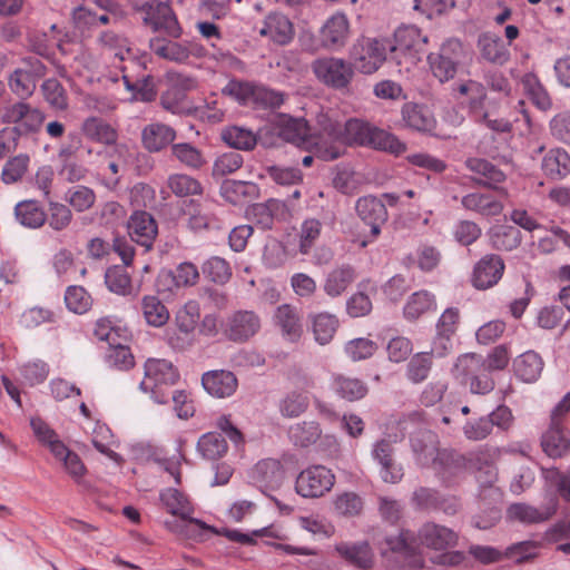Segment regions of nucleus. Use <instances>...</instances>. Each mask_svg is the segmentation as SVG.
<instances>
[{
	"label": "nucleus",
	"mask_w": 570,
	"mask_h": 570,
	"mask_svg": "<svg viewBox=\"0 0 570 570\" xmlns=\"http://www.w3.org/2000/svg\"><path fill=\"white\" fill-rule=\"evenodd\" d=\"M344 142L389 151L396 156L406 150V145L395 135L355 118L345 121Z\"/></svg>",
	"instance_id": "f257e3e1"
},
{
	"label": "nucleus",
	"mask_w": 570,
	"mask_h": 570,
	"mask_svg": "<svg viewBox=\"0 0 570 570\" xmlns=\"http://www.w3.org/2000/svg\"><path fill=\"white\" fill-rule=\"evenodd\" d=\"M277 134L283 140L299 149L309 151L315 148L325 160H334L341 156V149L335 145H331L324 150L320 149L317 137L309 132V126L304 118L283 115L277 124Z\"/></svg>",
	"instance_id": "f03ea898"
},
{
	"label": "nucleus",
	"mask_w": 570,
	"mask_h": 570,
	"mask_svg": "<svg viewBox=\"0 0 570 570\" xmlns=\"http://www.w3.org/2000/svg\"><path fill=\"white\" fill-rule=\"evenodd\" d=\"M160 501L167 511L179 520L166 521V527L178 534L189 537L197 529H210L199 519L191 518L193 508L188 499L177 489L167 488L160 492Z\"/></svg>",
	"instance_id": "7ed1b4c3"
},
{
	"label": "nucleus",
	"mask_w": 570,
	"mask_h": 570,
	"mask_svg": "<svg viewBox=\"0 0 570 570\" xmlns=\"http://www.w3.org/2000/svg\"><path fill=\"white\" fill-rule=\"evenodd\" d=\"M139 10L144 13V24L154 32H163L173 39L181 37V26L169 2L149 0L142 3Z\"/></svg>",
	"instance_id": "20e7f679"
},
{
	"label": "nucleus",
	"mask_w": 570,
	"mask_h": 570,
	"mask_svg": "<svg viewBox=\"0 0 570 570\" xmlns=\"http://www.w3.org/2000/svg\"><path fill=\"white\" fill-rule=\"evenodd\" d=\"M316 79L335 90L346 89L353 80L354 67L350 61L337 57H322L312 62Z\"/></svg>",
	"instance_id": "39448f33"
},
{
	"label": "nucleus",
	"mask_w": 570,
	"mask_h": 570,
	"mask_svg": "<svg viewBox=\"0 0 570 570\" xmlns=\"http://www.w3.org/2000/svg\"><path fill=\"white\" fill-rule=\"evenodd\" d=\"M387 49L390 50L387 39L362 37L352 46L350 57L361 72L370 75L386 60Z\"/></svg>",
	"instance_id": "423d86ee"
},
{
	"label": "nucleus",
	"mask_w": 570,
	"mask_h": 570,
	"mask_svg": "<svg viewBox=\"0 0 570 570\" xmlns=\"http://www.w3.org/2000/svg\"><path fill=\"white\" fill-rule=\"evenodd\" d=\"M45 118L46 116L41 110L33 108L24 101L8 105L1 111L2 122L16 125L11 128L16 129L19 137L38 132L43 125Z\"/></svg>",
	"instance_id": "0eeeda50"
},
{
	"label": "nucleus",
	"mask_w": 570,
	"mask_h": 570,
	"mask_svg": "<svg viewBox=\"0 0 570 570\" xmlns=\"http://www.w3.org/2000/svg\"><path fill=\"white\" fill-rule=\"evenodd\" d=\"M335 483L332 470L324 465H311L298 473L295 491L306 499L321 498L330 492Z\"/></svg>",
	"instance_id": "6e6552de"
},
{
	"label": "nucleus",
	"mask_w": 570,
	"mask_h": 570,
	"mask_svg": "<svg viewBox=\"0 0 570 570\" xmlns=\"http://www.w3.org/2000/svg\"><path fill=\"white\" fill-rule=\"evenodd\" d=\"M354 208L357 217L370 227L368 235L361 242V246L365 247L380 236L382 226L387 222L389 213L385 204L374 195L358 197Z\"/></svg>",
	"instance_id": "1a4fd4ad"
},
{
	"label": "nucleus",
	"mask_w": 570,
	"mask_h": 570,
	"mask_svg": "<svg viewBox=\"0 0 570 570\" xmlns=\"http://www.w3.org/2000/svg\"><path fill=\"white\" fill-rule=\"evenodd\" d=\"M462 58L463 46L458 39H448L442 43L439 53L428 56L432 73L440 82H446L454 78Z\"/></svg>",
	"instance_id": "9d476101"
},
{
	"label": "nucleus",
	"mask_w": 570,
	"mask_h": 570,
	"mask_svg": "<svg viewBox=\"0 0 570 570\" xmlns=\"http://www.w3.org/2000/svg\"><path fill=\"white\" fill-rule=\"evenodd\" d=\"M428 42V36L423 35L416 26H402L394 31V43L390 42V51L401 52L415 63L426 53Z\"/></svg>",
	"instance_id": "9b49d317"
},
{
	"label": "nucleus",
	"mask_w": 570,
	"mask_h": 570,
	"mask_svg": "<svg viewBox=\"0 0 570 570\" xmlns=\"http://www.w3.org/2000/svg\"><path fill=\"white\" fill-rule=\"evenodd\" d=\"M372 459L380 466L379 473L383 482L396 484L404 476L402 464L394 459V448L391 441L386 439L377 440L372 445Z\"/></svg>",
	"instance_id": "f8f14e48"
},
{
	"label": "nucleus",
	"mask_w": 570,
	"mask_h": 570,
	"mask_svg": "<svg viewBox=\"0 0 570 570\" xmlns=\"http://www.w3.org/2000/svg\"><path fill=\"white\" fill-rule=\"evenodd\" d=\"M464 165L474 174L472 180L476 185L493 189L504 197L508 196L507 189L501 186L505 181L507 175L495 165L479 157L466 158Z\"/></svg>",
	"instance_id": "ddd939ff"
},
{
	"label": "nucleus",
	"mask_w": 570,
	"mask_h": 570,
	"mask_svg": "<svg viewBox=\"0 0 570 570\" xmlns=\"http://www.w3.org/2000/svg\"><path fill=\"white\" fill-rule=\"evenodd\" d=\"M417 546L434 551H444L452 549L458 544V533L439 523L426 521L416 532Z\"/></svg>",
	"instance_id": "4468645a"
},
{
	"label": "nucleus",
	"mask_w": 570,
	"mask_h": 570,
	"mask_svg": "<svg viewBox=\"0 0 570 570\" xmlns=\"http://www.w3.org/2000/svg\"><path fill=\"white\" fill-rule=\"evenodd\" d=\"M145 377L140 382V389L145 392H154L160 385H174L179 373L168 358H146L144 364Z\"/></svg>",
	"instance_id": "2eb2a0df"
},
{
	"label": "nucleus",
	"mask_w": 570,
	"mask_h": 570,
	"mask_svg": "<svg viewBox=\"0 0 570 570\" xmlns=\"http://www.w3.org/2000/svg\"><path fill=\"white\" fill-rule=\"evenodd\" d=\"M411 504L417 511H442L449 515L456 513L459 508L455 498L444 495L439 490L428 487H419L413 491Z\"/></svg>",
	"instance_id": "dca6fc26"
},
{
	"label": "nucleus",
	"mask_w": 570,
	"mask_h": 570,
	"mask_svg": "<svg viewBox=\"0 0 570 570\" xmlns=\"http://www.w3.org/2000/svg\"><path fill=\"white\" fill-rule=\"evenodd\" d=\"M259 316L253 311H237L226 321L224 333L233 342L244 343L261 330Z\"/></svg>",
	"instance_id": "f3484780"
},
{
	"label": "nucleus",
	"mask_w": 570,
	"mask_h": 570,
	"mask_svg": "<svg viewBox=\"0 0 570 570\" xmlns=\"http://www.w3.org/2000/svg\"><path fill=\"white\" fill-rule=\"evenodd\" d=\"M504 263L499 255H484L473 268L471 282L478 289H488L493 287L502 278Z\"/></svg>",
	"instance_id": "a211bd4d"
},
{
	"label": "nucleus",
	"mask_w": 570,
	"mask_h": 570,
	"mask_svg": "<svg viewBox=\"0 0 570 570\" xmlns=\"http://www.w3.org/2000/svg\"><path fill=\"white\" fill-rule=\"evenodd\" d=\"M128 234L132 242L150 249L158 234V225L154 216L145 210H136L129 217Z\"/></svg>",
	"instance_id": "6ab92c4d"
},
{
	"label": "nucleus",
	"mask_w": 570,
	"mask_h": 570,
	"mask_svg": "<svg viewBox=\"0 0 570 570\" xmlns=\"http://www.w3.org/2000/svg\"><path fill=\"white\" fill-rule=\"evenodd\" d=\"M431 464L446 487L468 470L465 455L451 449L440 450Z\"/></svg>",
	"instance_id": "aec40b11"
},
{
	"label": "nucleus",
	"mask_w": 570,
	"mask_h": 570,
	"mask_svg": "<svg viewBox=\"0 0 570 570\" xmlns=\"http://www.w3.org/2000/svg\"><path fill=\"white\" fill-rule=\"evenodd\" d=\"M350 35L346 14L337 12L331 16L320 30L321 46L327 50H338L345 46Z\"/></svg>",
	"instance_id": "412c9836"
},
{
	"label": "nucleus",
	"mask_w": 570,
	"mask_h": 570,
	"mask_svg": "<svg viewBox=\"0 0 570 570\" xmlns=\"http://www.w3.org/2000/svg\"><path fill=\"white\" fill-rule=\"evenodd\" d=\"M439 436L429 429H417L410 436L411 450L417 465L429 466L439 453Z\"/></svg>",
	"instance_id": "4be33fe9"
},
{
	"label": "nucleus",
	"mask_w": 570,
	"mask_h": 570,
	"mask_svg": "<svg viewBox=\"0 0 570 570\" xmlns=\"http://www.w3.org/2000/svg\"><path fill=\"white\" fill-rule=\"evenodd\" d=\"M141 145L148 153H160L171 147L177 138V131L169 125L155 121L141 129Z\"/></svg>",
	"instance_id": "5701e85b"
},
{
	"label": "nucleus",
	"mask_w": 570,
	"mask_h": 570,
	"mask_svg": "<svg viewBox=\"0 0 570 570\" xmlns=\"http://www.w3.org/2000/svg\"><path fill=\"white\" fill-rule=\"evenodd\" d=\"M250 478L261 489L276 490L284 481L285 471L281 461L276 459H264L254 465Z\"/></svg>",
	"instance_id": "b1692460"
},
{
	"label": "nucleus",
	"mask_w": 570,
	"mask_h": 570,
	"mask_svg": "<svg viewBox=\"0 0 570 570\" xmlns=\"http://www.w3.org/2000/svg\"><path fill=\"white\" fill-rule=\"evenodd\" d=\"M543 452L552 459L566 456L570 452V430L561 422H552L541 438Z\"/></svg>",
	"instance_id": "393cba45"
},
{
	"label": "nucleus",
	"mask_w": 570,
	"mask_h": 570,
	"mask_svg": "<svg viewBox=\"0 0 570 570\" xmlns=\"http://www.w3.org/2000/svg\"><path fill=\"white\" fill-rule=\"evenodd\" d=\"M259 35L268 38L276 45H288L295 35L292 21L283 13L272 12L264 19Z\"/></svg>",
	"instance_id": "a878e982"
},
{
	"label": "nucleus",
	"mask_w": 570,
	"mask_h": 570,
	"mask_svg": "<svg viewBox=\"0 0 570 570\" xmlns=\"http://www.w3.org/2000/svg\"><path fill=\"white\" fill-rule=\"evenodd\" d=\"M273 322L284 340L295 343L301 338L303 325L296 307L289 304L279 305L274 312Z\"/></svg>",
	"instance_id": "bb28decb"
},
{
	"label": "nucleus",
	"mask_w": 570,
	"mask_h": 570,
	"mask_svg": "<svg viewBox=\"0 0 570 570\" xmlns=\"http://www.w3.org/2000/svg\"><path fill=\"white\" fill-rule=\"evenodd\" d=\"M82 135L95 142L114 146L115 151H120L125 146L116 145L118 140V131L109 122L98 117H88L81 124Z\"/></svg>",
	"instance_id": "cd10ccee"
},
{
	"label": "nucleus",
	"mask_w": 570,
	"mask_h": 570,
	"mask_svg": "<svg viewBox=\"0 0 570 570\" xmlns=\"http://www.w3.org/2000/svg\"><path fill=\"white\" fill-rule=\"evenodd\" d=\"M202 384L210 395L223 399L234 394L237 389V379L229 371L218 370L205 373Z\"/></svg>",
	"instance_id": "c85d7f7f"
},
{
	"label": "nucleus",
	"mask_w": 570,
	"mask_h": 570,
	"mask_svg": "<svg viewBox=\"0 0 570 570\" xmlns=\"http://www.w3.org/2000/svg\"><path fill=\"white\" fill-rule=\"evenodd\" d=\"M402 119L406 127L422 132H431L436 125L433 114L428 107L406 102L401 110Z\"/></svg>",
	"instance_id": "c756f323"
},
{
	"label": "nucleus",
	"mask_w": 570,
	"mask_h": 570,
	"mask_svg": "<svg viewBox=\"0 0 570 570\" xmlns=\"http://www.w3.org/2000/svg\"><path fill=\"white\" fill-rule=\"evenodd\" d=\"M478 47L482 58L491 63L502 66L510 58V51L504 41L492 32L480 35Z\"/></svg>",
	"instance_id": "7c9ffc66"
},
{
	"label": "nucleus",
	"mask_w": 570,
	"mask_h": 570,
	"mask_svg": "<svg viewBox=\"0 0 570 570\" xmlns=\"http://www.w3.org/2000/svg\"><path fill=\"white\" fill-rule=\"evenodd\" d=\"M355 278V268L350 264H342L328 272L323 289L328 296L337 297L348 288Z\"/></svg>",
	"instance_id": "2f4dec72"
},
{
	"label": "nucleus",
	"mask_w": 570,
	"mask_h": 570,
	"mask_svg": "<svg viewBox=\"0 0 570 570\" xmlns=\"http://www.w3.org/2000/svg\"><path fill=\"white\" fill-rule=\"evenodd\" d=\"M149 48L158 58L176 63H185L188 61V51L186 45L183 42L154 37L149 40Z\"/></svg>",
	"instance_id": "473e14b6"
},
{
	"label": "nucleus",
	"mask_w": 570,
	"mask_h": 570,
	"mask_svg": "<svg viewBox=\"0 0 570 570\" xmlns=\"http://www.w3.org/2000/svg\"><path fill=\"white\" fill-rule=\"evenodd\" d=\"M335 550L342 558L360 569H368L372 567V551L366 541L350 543L341 542L335 546Z\"/></svg>",
	"instance_id": "72a5a7b5"
},
{
	"label": "nucleus",
	"mask_w": 570,
	"mask_h": 570,
	"mask_svg": "<svg viewBox=\"0 0 570 570\" xmlns=\"http://www.w3.org/2000/svg\"><path fill=\"white\" fill-rule=\"evenodd\" d=\"M461 204L466 210L475 212L482 216H498L503 210L500 200L483 193L466 194L462 197Z\"/></svg>",
	"instance_id": "f704fd0d"
},
{
	"label": "nucleus",
	"mask_w": 570,
	"mask_h": 570,
	"mask_svg": "<svg viewBox=\"0 0 570 570\" xmlns=\"http://www.w3.org/2000/svg\"><path fill=\"white\" fill-rule=\"evenodd\" d=\"M17 222L27 228H39L47 219V214L37 200H22L14 207Z\"/></svg>",
	"instance_id": "c9c22d12"
},
{
	"label": "nucleus",
	"mask_w": 570,
	"mask_h": 570,
	"mask_svg": "<svg viewBox=\"0 0 570 570\" xmlns=\"http://www.w3.org/2000/svg\"><path fill=\"white\" fill-rule=\"evenodd\" d=\"M170 153L175 160L190 170H200L207 164L204 153L189 142H174Z\"/></svg>",
	"instance_id": "e433bc0d"
},
{
	"label": "nucleus",
	"mask_w": 570,
	"mask_h": 570,
	"mask_svg": "<svg viewBox=\"0 0 570 570\" xmlns=\"http://www.w3.org/2000/svg\"><path fill=\"white\" fill-rule=\"evenodd\" d=\"M542 170L551 179H562L570 173V155L560 148L549 150L542 160Z\"/></svg>",
	"instance_id": "4c0bfd02"
},
{
	"label": "nucleus",
	"mask_w": 570,
	"mask_h": 570,
	"mask_svg": "<svg viewBox=\"0 0 570 570\" xmlns=\"http://www.w3.org/2000/svg\"><path fill=\"white\" fill-rule=\"evenodd\" d=\"M52 455L62 463L66 472L76 482H80L87 469L76 452L69 450L65 443L56 442L52 446Z\"/></svg>",
	"instance_id": "58836bf2"
},
{
	"label": "nucleus",
	"mask_w": 570,
	"mask_h": 570,
	"mask_svg": "<svg viewBox=\"0 0 570 570\" xmlns=\"http://www.w3.org/2000/svg\"><path fill=\"white\" fill-rule=\"evenodd\" d=\"M223 196L233 204L258 197L259 189L255 183L227 179L222 184Z\"/></svg>",
	"instance_id": "ea45409f"
},
{
	"label": "nucleus",
	"mask_w": 570,
	"mask_h": 570,
	"mask_svg": "<svg viewBox=\"0 0 570 570\" xmlns=\"http://www.w3.org/2000/svg\"><path fill=\"white\" fill-rule=\"evenodd\" d=\"M209 207V203L200 204L194 199L185 203L183 213L188 216L187 225L191 230L199 232L210 226L214 216Z\"/></svg>",
	"instance_id": "a19ab883"
},
{
	"label": "nucleus",
	"mask_w": 570,
	"mask_h": 570,
	"mask_svg": "<svg viewBox=\"0 0 570 570\" xmlns=\"http://www.w3.org/2000/svg\"><path fill=\"white\" fill-rule=\"evenodd\" d=\"M311 322L315 341L321 345L328 344L337 331V317L334 314L322 312L313 315Z\"/></svg>",
	"instance_id": "79ce46f5"
},
{
	"label": "nucleus",
	"mask_w": 570,
	"mask_h": 570,
	"mask_svg": "<svg viewBox=\"0 0 570 570\" xmlns=\"http://www.w3.org/2000/svg\"><path fill=\"white\" fill-rule=\"evenodd\" d=\"M435 308L436 302L434 295L428 291H419L409 297L403 308V314L405 318L414 321L424 313Z\"/></svg>",
	"instance_id": "37998d69"
},
{
	"label": "nucleus",
	"mask_w": 570,
	"mask_h": 570,
	"mask_svg": "<svg viewBox=\"0 0 570 570\" xmlns=\"http://www.w3.org/2000/svg\"><path fill=\"white\" fill-rule=\"evenodd\" d=\"M141 311L147 324L154 327H161L169 320L167 307L155 295H146L142 297Z\"/></svg>",
	"instance_id": "c03bdc74"
},
{
	"label": "nucleus",
	"mask_w": 570,
	"mask_h": 570,
	"mask_svg": "<svg viewBox=\"0 0 570 570\" xmlns=\"http://www.w3.org/2000/svg\"><path fill=\"white\" fill-rule=\"evenodd\" d=\"M322 434L318 423L314 421L299 422L292 425L288 430V438L294 445L299 448H308L316 443Z\"/></svg>",
	"instance_id": "a18cd8bd"
},
{
	"label": "nucleus",
	"mask_w": 570,
	"mask_h": 570,
	"mask_svg": "<svg viewBox=\"0 0 570 570\" xmlns=\"http://www.w3.org/2000/svg\"><path fill=\"white\" fill-rule=\"evenodd\" d=\"M222 139L229 147L238 150H252L257 144L256 135L244 127L230 126L222 131Z\"/></svg>",
	"instance_id": "49530a36"
},
{
	"label": "nucleus",
	"mask_w": 570,
	"mask_h": 570,
	"mask_svg": "<svg viewBox=\"0 0 570 570\" xmlns=\"http://www.w3.org/2000/svg\"><path fill=\"white\" fill-rule=\"evenodd\" d=\"M225 438L217 432H208L202 435L197 442V450L207 460H218L227 452Z\"/></svg>",
	"instance_id": "de8ad7c7"
},
{
	"label": "nucleus",
	"mask_w": 570,
	"mask_h": 570,
	"mask_svg": "<svg viewBox=\"0 0 570 570\" xmlns=\"http://www.w3.org/2000/svg\"><path fill=\"white\" fill-rule=\"evenodd\" d=\"M281 203L276 199H268L265 203L254 204L247 210L249 218L262 229H271L274 224L275 214L279 210Z\"/></svg>",
	"instance_id": "09e8293b"
},
{
	"label": "nucleus",
	"mask_w": 570,
	"mask_h": 570,
	"mask_svg": "<svg viewBox=\"0 0 570 570\" xmlns=\"http://www.w3.org/2000/svg\"><path fill=\"white\" fill-rule=\"evenodd\" d=\"M203 275L210 282L226 284L232 277L230 264L223 257L212 256L202 265Z\"/></svg>",
	"instance_id": "8fccbe9b"
},
{
	"label": "nucleus",
	"mask_w": 570,
	"mask_h": 570,
	"mask_svg": "<svg viewBox=\"0 0 570 570\" xmlns=\"http://www.w3.org/2000/svg\"><path fill=\"white\" fill-rule=\"evenodd\" d=\"M167 186L177 197H187L203 194V186L196 178L187 174H171Z\"/></svg>",
	"instance_id": "3c124183"
},
{
	"label": "nucleus",
	"mask_w": 570,
	"mask_h": 570,
	"mask_svg": "<svg viewBox=\"0 0 570 570\" xmlns=\"http://www.w3.org/2000/svg\"><path fill=\"white\" fill-rule=\"evenodd\" d=\"M256 82L232 79L222 89L223 95L232 97L239 105H254Z\"/></svg>",
	"instance_id": "603ef678"
},
{
	"label": "nucleus",
	"mask_w": 570,
	"mask_h": 570,
	"mask_svg": "<svg viewBox=\"0 0 570 570\" xmlns=\"http://www.w3.org/2000/svg\"><path fill=\"white\" fill-rule=\"evenodd\" d=\"M490 242L498 250H512L520 242V230L514 226H497L491 230Z\"/></svg>",
	"instance_id": "864d4df0"
},
{
	"label": "nucleus",
	"mask_w": 570,
	"mask_h": 570,
	"mask_svg": "<svg viewBox=\"0 0 570 570\" xmlns=\"http://www.w3.org/2000/svg\"><path fill=\"white\" fill-rule=\"evenodd\" d=\"M541 474L548 487L566 501L570 502V470L564 472L557 468H541Z\"/></svg>",
	"instance_id": "5fc2aeb1"
},
{
	"label": "nucleus",
	"mask_w": 570,
	"mask_h": 570,
	"mask_svg": "<svg viewBox=\"0 0 570 570\" xmlns=\"http://www.w3.org/2000/svg\"><path fill=\"white\" fill-rule=\"evenodd\" d=\"M334 391L350 402L363 399L367 393V386L357 379L337 376L333 384Z\"/></svg>",
	"instance_id": "6e6d98bb"
},
{
	"label": "nucleus",
	"mask_w": 570,
	"mask_h": 570,
	"mask_svg": "<svg viewBox=\"0 0 570 570\" xmlns=\"http://www.w3.org/2000/svg\"><path fill=\"white\" fill-rule=\"evenodd\" d=\"M105 283L110 292L118 295H127L131 289V279L126 266L115 265L109 267L105 274Z\"/></svg>",
	"instance_id": "4d7b16f0"
},
{
	"label": "nucleus",
	"mask_w": 570,
	"mask_h": 570,
	"mask_svg": "<svg viewBox=\"0 0 570 570\" xmlns=\"http://www.w3.org/2000/svg\"><path fill=\"white\" fill-rule=\"evenodd\" d=\"M322 223L316 218H306L303 220L299 229L298 250L302 255L309 254L311 249L320 238Z\"/></svg>",
	"instance_id": "13d9d810"
},
{
	"label": "nucleus",
	"mask_w": 570,
	"mask_h": 570,
	"mask_svg": "<svg viewBox=\"0 0 570 570\" xmlns=\"http://www.w3.org/2000/svg\"><path fill=\"white\" fill-rule=\"evenodd\" d=\"M8 85L16 96L27 99L33 95L37 80L29 76L28 72H24V69L17 68L10 73Z\"/></svg>",
	"instance_id": "bf43d9fd"
},
{
	"label": "nucleus",
	"mask_w": 570,
	"mask_h": 570,
	"mask_svg": "<svg viewBox=\"0 0 570 570\" xmlns=\"http://www.w3.org/2000/svg\"><path fill=\"white\" fill-rule=\"evenodd\" d=\"M46 101L55 109L65 110L68 108V98L63 86L56 78H49L41 85Z\"/></svg>",
	"instance_id": "052dcab7"
},
{
	"label": "nucleus",
	"mask_w": 570,
	"mask_h": 570,
	"mask_svg": "<svg viewBox=\"0 0 570 570\" xmlns=\"http://www.w3.org/2000/svg\"><path fill=\"white\" fill-rule=\"evenodd\" d=\"M65 303L69 311L83 314L91 306V296L82 286L71 285L66 289Z\"/></svg>",
	"instance_id": "680f3d73"
},
{
	"label": "nucleus",
	"mask_w": 570,
	"mask_h": 570,
	"mask_svg": "<svg viewBox=\"0 0 570 570\" xmlns=\"http://www.w3.org/2000/svg\"><path fill=\"white\" fill-rule=\"evenodd\" d=\"M176 328L181 334L193 335L199 321V307L196 302H188L176 313Z\"/></svg>",
	"instance_id": "e2e57ef3"
},
{
	"label": "nucleus",
	"mask_w": 570,
	"mask_h": 570,
	"mask_svg": "<svg viewBox=\"0 0 570 570\" xmlns=\"http://www.w3.org/2000/svg\"><path fill=\"white\" fill-rule=\"evenodd\" d=\"M30 158L27 154H20L10 158L3 166L1 178L4 184L19 181L27 173Z\"/></svg>",
	"instance_id": "0e129e2a"
},
{
	"label": "nucleus",
	"mask_w": 570,
	"mask_h": 570,
	"mask_svg": "<svg viewBox=\"0 0 570 570\" xmlns=\"http://www.w3.org/2000/svg\"><path fill=\"white\" fill-rule=\"evenodd\" d=\"M166 278H171L176 287L193 286L199 279L197 266L190 262L180 263L174 272L164 274Z\"/></svg>",
	"instance_id": "69168bd1"
},
{
	"label": "nucleus",
	"mask_w": 570,
	"mask_h": 570,
	"mask_svg": "<svg viewBox=\"0 0 570 570\" xmlns=\"http://www.w3.org/2000/svg\"><path fill=\"white\" fill-rule=\"evenodd\" d=\"M308 404L305 393L291 392L281 401L279 410L283 416L297 417L307 410Z\"/></svg>",
	"instance_id": "338daca9"
},
{
	"label": "nucleus",
	"mask_w": 570,
	"mask_h": 570,
	"mask_svg": "<svg viewBox=\"0 0 570 570\" xmlns=\"http://www.w3.org/2000/svg\"><path fill=\"white\" fill-rule=\"evenodd\" d=\"M244 164L243 156L237 151H228L216 158L213 165V176L224 177L237 171Z\"/></svg>",
	"instance_id": "774afa93"
}]
</instances>
